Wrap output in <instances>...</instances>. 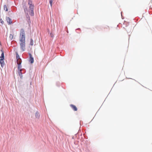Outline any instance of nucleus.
<instances>
[{
    "label": "nucleus",
    "instance_id": "1",
    "mask_svg": "<svg viewBox=\"0 0 152 152\" xmlns=\"http://www.w3.org/2000/svg\"><path fill=\"white\" fill-rule=\"evenodd\" d=\"M19 44L21 49L23 51L25 49V35L24 31L22 30L20 31L19 37Z\"/></svg>",
    "mask_w": 152,
    "mask_h": 152
},
{
    "label": "nucleus",
    "instance_id": "2",
    "mask_svg": "<svg viewBox=\"0 0 152 152\" xmlns=\"http://www.w3.org/2000/svg\"><path fill=\"white\" fill-rule=\"evenodd\" d=\"M28 4L29 5V12L30 15L33 16L34 15V5L32 4V1L31 0H28Z\"/></svg>",
    "mask_w": 152,
    "mask_h": 152
},
{
    "label": "nucleus",
    "instance_id": "3",
    "mask_svg": "<svg viewBox=\"0 0 152 152\" xmlns=\"http://www.w3.org/2000/svg\"><path fill=\"white\" fill-rule=\"evenodd\" d=\"M16 59L17 60L16 63L17 64V67L19 66L21 67V65L22 61L21 59L20 58V56L18 53H16Z\"/></svg>",
    "mask_w": 152,
    "mask_h": 152
},
{
    "label": "nucleus",
    "instance_id": "4",
    "mask_svg": "<svg viewBox=\"0 0 152 152\" xmlns=\"http://www.w3.org/2000/svg\"><path fill=\"white\" fill-rule=\"evenodd\" d=\"M18 68V70H17V72L19 75V76L20 77V78H22L23 77V72H22L23 71V69L22 68V66L21 67H17Z\"/></svg>",
    "mask_w": 152,
    "mask_h": 152
},
{
    "label": "nucleus",
    "instance_id": "5",
    "mask_svg": "<svg viewBox=\"0 0 152 152\" xmlns=\"http://www.w3.org/2000/svg\"><path fill=\"white\" fill-rule=\"evenodd\" d=\"M29 55L30 57V59L29 61L32 64L33 63L34 61V58L32 57V55L31 53L29 54Z\"/></svg>",
    "mask_w": 152,
    "mask_h": 152
},
{
    "label": "nucleus",
    "instance_id": "6",
    "mask_svg": "<svg viewBox=\"0 0 152 152\" xmlns=\"http://www.w3.org/2000/svg\"><path fill=\"white\" fill-rule=\"evenodd\" d=\"M70 106L74 111H77V109L75 105L71 104L70 105Z\"/></svg>",
    "mask_w": 152,
    "mask_h": 152
},
{
    "label": "nucleus",
    "instance_id": "7",
    "mask_svg": "<svg viewBox=\"0 0 152 152\" xmlns=\"http://www.w3.org/2000/svg\"><path fill=\"white\" fill-rule=\"evenodd\" d=\"M6 20L9 24H11L12 23V21L11 19L9 17H7L6 18Z\"/></svg>",
    "mask_w": 152,
    "mask_h": 152
},
{
    "label": "nucleus",
    "instance_id": "8",
    "mask_svg": "<svg viewBox=\"0 0 152 152\" xmlns=\"http://www.w3.org/2000/svg\"><path fill=\"white\" fill-rule=\"evenodd\" d=\"M4 59H0V63L2 67L4 64Z\"/></svg>",
    "mask_w": 152,
    "mask_h": 152
},
{
    "label": "nucleus",
    "instance_id": "9",
    "mask_svg": "<svg viewBox=\"0 0 152 152\" xmlns=\"http://www.w3.org/2000/svg\"><path fill=\"white\" fill-rule=\"evenodd\" d=\"M0 59H4V52L3 51H2V53L1 54V56L0 57Z\"/></svg>",
    "mask_w": 152,
    "mask_h": 152
},
{
    "label": "nucleus",
    "instance_id": "10",
    "mask_svg": "<svg viewBox=\"0 0 152 152\" xmlns=\"http://www.w3.org/2000/svg\"><path fill=\"white\" fill-rule=\"evenodd\" d=\"M9 38L10 40H12L13 38V34H10V35Z\"/></svg>",
    "mask_w": 152,
    "mask_h": 152
},
{
    "label": "nucleus",
    "instance_id": "11",
    "mask_svg": "<svg viewBox=\"0 0 152 152\" xmlns=\"http://www.w3.org/2000/svg\"><path fill=\"white\" fill-rule=\"evenodd\" d=\"M30 44L31 46H32L34 44L33 40L32 39H31V42H30Z\"/></svg>",
    "mask_w": 152,
    "mask_h": 152
},
{
    "label": "nucleus",
    "instance_id": "12",
    "mask_svg": "<svg viewBox=\"0 0 152 152\" xmlns=\"http://www.w3.org/2000/svg\"><path fill=\"white\" fill-rule=\"evenodd\" d=\"M4 10L7 11V8L6 5H4Z\"/></svg>",
    "mask_w": 152,
    "mask_h": 152
},
{
    "label": "nucleus",
    "instance_id": "13",
    "mask_svg": "<svg viewBox=\"0 0 152 152\" xmlns=\"http://www.w3.org/2000/svg\"><path fill=\"white\" fill-rule=\"evenodd\" d=\"M24 11H25V13H26L28 14V11L27 8L26 7L25 8H24Z\"/></svg>",
    "mask_w": 152,
    "mask_h": 152
},
{
    "label": "nucleus",
    "instance_id": "14",
    "mask_svg": "<svg viewBox=\"0 0 152 152\" xmlns=\"http://www.w3.org/2000/svg\"><path fill=\"white\" fill-rule=\"evenodd\" d=\"M36 117L37 118H39V115L37 112H36L35 113Z\"/></svg>",
    "mask_w": 152,
    "mask_h": 152
},
{
    "label": "nucleus",
    "instance_id": "15",
    "mask_svg": "<svg viewBox=\"0 0 152 152\" xmlns=\"http://www.w3.org/2000/svg\"><path fill=\"white\" fill-rule=\"evenodd\" d=\"M53 0H49V2L50 4V6L52 7V3H53Z\"/></svg>",
    "mask_w": 152,
    "mask_h": 152
},
{
    "label": "nucleus",
    "instance_id": "16",
    "mask_svg": "<svg viewBox=\"0 0 152 152\" xmlns=\"http://www.w3.org/2000/svg\"><path fill=\"white\" fill-rule=\"evenodd\" d=\"M0 21L1 23H2V24H3L4 21L1 19L0 20Z\"/></svg>",
    "mask_w": 152,
    "mask_h": 152
},
{
    "label": "nucleus",
    "instance_id": "17",
    "mask_svg": "<svg viewBox=\"0 0 152 152\" xmlns=\"http://www.w3.org/2000/svg\"><path fill=\"white\" fill-rule=\"evenodd\" d=\"M51 37H53V35H51Z\"/></svg>",
    "mask_w": 152,
    "mask_h": 152
}]
</instances>
